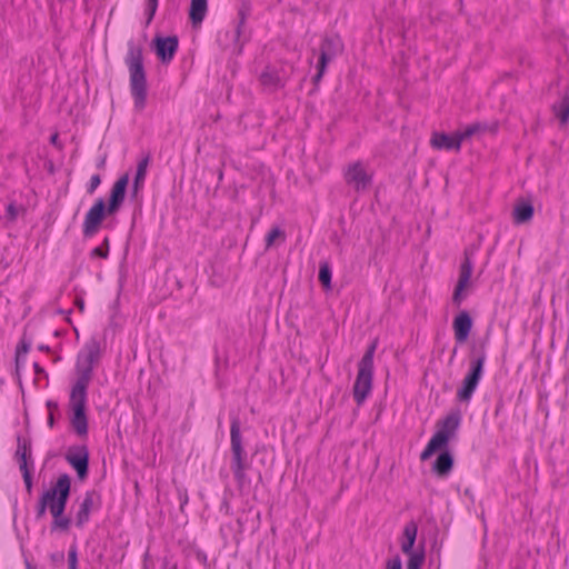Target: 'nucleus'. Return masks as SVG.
<instances>
[{
	"label": "nucleus",
	"instance_id": "obj_1",
	"mask_svg": "<svg viewBox=\"0 0 569 569\" xmlns=\"http://www.w3.org/2000/svg\"><path fill=\"white\" fill-rule=\"evenodd\" d=\"M130 183V173H122L112 184L108 197L97 198L84 216L82 223V234L84 239L94 237L101 229L111 228L106 223L109 218H114L124 203L128 187Z\"/></svg>",
	"mask_w": 569,
	"mask_h": 569
},
{
	"label": "nucleus",
	"instance_id": "obj_2",
	"mask_svg": "<svg viewBox=\"0 0 569 569\" xmlns=\"http://www.w3.org/2000/svg\"><path fill=\"white\" fill-rule=\"evenodd\" d=\"M76 369L78 378L70 390L69 420L73 432L79 438H87L89 432L88 387L93 376V367L77 362Z\"/></svg>",
	"mask_w": 569,
	"mask_h": 569
},
{
	"label": "nucleus",
	"instance_id": "obj_3",
	"mask_svg": "<svg viewBox=\"0 0 569 569\" xmlns=\"http://www.w3.org/2000/svg\"><path fill=\"white\" fill-rule=\"evenodd\" d=\"M230 469L233 473L237 487L242 495L250 493L252 489L251 479L247 475L250 463L247 459V452L243 448V440L240 430V421L238 418L231 420L230 426Z\"/></svg>",
	"mask_w": 569,
	"mask_h": 569
},
{
	"label": "nucleus",
	"instance_id": "obj_4",
	"mask_svg": "<svg viewBox=\"0 0 569 569\" xmlns=\"http://www.w3.org/2000/svg\"><path fill=\"white\" fill-rule=\"evenodd\" d=\"M461 423L460 410H451L442 420L437 423V431L430 438L427 446L420 453V460L426 461L437 451L446 449L450 439L455 437Z\"/></svg>",
	"mask_w": 569,
	"mask_h": 569
},
{
	"label": "nucleus",
	"instance_id": "obj_5",
	"mask_svg": "<svg viewBox=\"0 0 569 569\" xmlns=\"http://www.w3.org/2000/svg\"><path fill=\"white\" fill-rule=\"evenodd\" d=\"M377 341H372L358 362L357 377L352 387V396L358 406H362L370 396L373 387V357Z\"/></svg>",
	"mask_w": 569,
	"mask_h": 569
},
{
	"label": "nucleus",
	"instance_id": "obj_6",
	"mask_svg": "<svg viewBox=\"0 0 569 569\" xmlns=\"http://www.w3.org/2000/svg\"><path fill=\"white\" fill-rule=\"evenodd\" d=\"M487 359L485 343L479 350L472 352L469 369L462 379L461 387L458 388L456 398L460 402L469 403L475 391L478 388L485 372V362Z\"/></svg>",
	"mask_w": 569,
	"mask_h": 569
},
{
	"label": "nucleus",
	"instance_id": "obj_7",
	"mask_svg": "<svg viewBox=\"0 0 569 569\" xmlns=\"http://www.w3.org/2000/svg\"><path fill=\"white\" fill-rule=\"evenodd\" d=\"M126 63L130 70L131 92L137 109L142 108V44H136L133 40L128 42Z\"/></svg>",
	"mask_w": 569,
	"mask_h": 569
},
{
	"label": "nucleus",
	"instance_id": "obj_8",
	"mask_svg": "<svg viewBox=\"0 0 569 569\" xmlns=\"http://www.w3.org/2000/svg\"><path fill=\"white\" fill-rule=\"evenodd\" d=\"M72 483V479L68 473H60L54 482L51 483L49 489L43 490L39 496L36 505V520L39 521L44 518L47 509L50 515L53 507L61 501L63 491L67 485Z\"/></svg>",
	"mask_w": 569,
	"mask_h": 569
},
{
	"label": "nucleus",
	"instance_id": "obj_9",
	"mask_svg": "<svg viewBox=\"0 0 569 569\" xmlns=\"http://www.w3.org/2000/svg\"><path fill=\"white\" fill-rule=\"evenodd\" d=\"M64 459L76 471L78 481L83 482L89 476V448L86 445L70 446L64 455Z\"/></svg>",
	"mask_w": 569,
	"mask_h": 569
},
{
	"label": "nucleus",
	"instance_id": "obj_10",
	"mask_svg": "<svg viewBox=\"0 0 569 569\" xmlns=\"http://www.w3.org/2000/svg\"><path fill=\"white\" fill-rule=\"evenodd\" d=\"M71 486L72 483L67 485L61 501H59V503H57L52 509V521L50 525L51 532L66 533L70 531L72 519L66 515V508L71 496Z\"/></svg>",
	"mask_w": 569,
	"mask_h": 569
},
{
	"label": "nucleus",
	"instance_id": "obj_11",
	"mask_svg": "<svg viewBox=\"0 0 569 569\" xmlns=\"http://www.w3.org/2000/svg\"><path fill=\"white\" fill-rule=\"evenodd\" d=\"M345 180L347 184L352 187L357 192H361L370 187L372 176L366 171L362 162L357 161L347 167Z\"/></svg>",
	"mask_w": 569,
	"mask_h": 569
},
{
	"label": "nucleus",
	"instance_id": "obj_12",
	"mask_svg": "<svg viewBox=\"0 0 569 569\" xmlns=\"http://www.w3.org/2000/svg\"><path fill=\"white\" fill-rule=\"evenodd\" d=\"M150 47L162 63H168L173 59L178 50L179 40L177 36H157L151 41Z\"/></svg>",
	"mask_w": 569,
	"mask_h": 569
},
{
	"label": "nucleus",
	"instance_id": "obj_13",
	"mask_svg": "<svg viewBox=\"0 0 569 569\" xmlns=\"http://www.w3.org/2000/svg\"><path fill=\"white\" fill-rule=\"evenodd\" d=\"M472 270H473L472 261H471L470 257L468 256V253L466 252L465 258L460 264L458 282L456 284V288H455V291L452 295V302L457 307H459L462 302V299H463L462 291L467 288V286L470 282Z\"/></svg>",
	"mask_w": 569,
	"mask_h": 569
},
{
	"label": "nucleus",
	"instance_id": "obj_14",
	"mask_svg": "<svg viewBox=\"0 0 569 569\" xmlns=\"http://www.w3.org/2000/svg\"><path fill=\"white\" fill-rule=\"evenodd\" d=\"M93 497H97L98 505L97 508L101 505V496L96 490L87 491L84 495L83 501L80 503L79 510L76 515V526L78 528H82L84 523H87L90 519V513L94 508Z\"/></svg>",
	"mask_w": 569,
	"mask_h": 569
},
{
	"label": "nucleus",
	"instance_id": "obj_15",
	"mask_svg": "<svg viewBox=\"0 0 569 569\" xmlns=\"http://www.w3.org/2000/svg\"><path fill=\"white\" fill-rule=\"evenodd\" d=\"M14 459L19 463V469L33 468V459L31 456V439L17 435V450Z\"/></svg>",
	"mask_w": 569,
	"mask_h": 569
},
{
	"label": "nucleus",
	"instance_id": "obj_16",
	"mask_svg": "<svg viewBox=\"0 0 569 569\" xmlns=\"http://www.w3.org/2000/svg\"><path fill=\"white\" fill-rule=\"evenodd\" d=\"M472 318L468 311H460L453 319L452 328L457 342H465L472 329Z\"/></svg>",
	"mask_w": 569,
	"mask_h": 569
},
{
	"label": "nucleus",
	"instance_id": "obj_17",
	"mask_svg": "<svg viewBox=\"0 0 569 569\" xmlns=\"http://www.w3.org/2000/svg\"><path fill=\"white\" fill-rule=\"evenodd\" d=\"M102 356V349L100 341L92 337L83 348V352L78 355V362L82 365L93 367L99 362Z\"/></svg>",
	"mask_w": 569,
	"mask_h": 569
},
{
	"label": "nucleus",
	"instance_id": "obj_18",
	"mask_svg": "<svg viewBox=\"0 0 569 569\" xmlns=\"http://www.w3.org/2000/svg\"><path fill=\"white\" fill-rule=\"evenodd\" d=\"M31 341L27 338L26 332H23L20 338L14 352V377L21 390H23L22 380H21V367L24 363L26 356L30 351Z\"/></svg>",
	"mask_w": 569,
	"mask_h": 569
},
{
	"label": "nucleus",
	"instance_id": "obj_19",
	"mask_svg": "<svg viewBox=\"0 0 569 569\" xmlns=\"http://www.w3.org/2000/svg\"><path fill=\"white\" fill-rule=\"evenodd\" d=\"M431 146L439 150H460L461 141L458 132L447 134L443 132H435L431 137Z\"/></svg>",
	"mask_w": 569,
	"mask_h": 569
},
{
	"label": "nucleus",
	"instance_id": "obj_20",
	"mask_svg": "<svg viewBox=\"0 0 569 569\" xmlns=\"http://www.w3.org/2000/svg\"><path fill=\"white\" fill-rule=\"evenodd\" d=\"M252 10L250 0H239L237 12L236 36L238 41H246V21L250 17Z\"/></svg>",
	"mask_w": 569,
	"mask_h": 569
},
{
	"label": "nucleus",
	"instance_id": "obj_21",
	"mask_svg": "<svg viewBox=\"0 0 569 569\" xmlns=\"http://www.w3.org/2000/svg\"><path fill=\"white\" fill-rule=\"evenodd\" d=\"M440 453L436 458L432 465V471L439 478H446L449 476L453 468V456L447 449L439 450Z\"/></svg>",
	"mask_w": 569,
	"mask_h": 569
},
{
	"label": "nucleus",
	"instance_id": "obj_22",
	"mask_svg": "<svg viewBox=\"0 0 569 569\" xmlns=\"http://www.w3.org/2000/svg\"><path fill=\"white\" fill-rule=\"evenodd\" d=\"M259 81L261 86L270 92H273L284 86V82L281 80L279 72L271 67L264 68L259 77Z\"/></svg>",
	"mask_w": 569,
	"mask_h": 569
},
{
	"label": "nucleus",
	"instance_id": "obj_23",
	"mask_svg": "<svg viewBox=\"0 0 569 569\" xmlns=\"http://www.w3.org/2000/svg\"><path fill=\"white\" fill-rule=\"evenodd\" d=\"M319 51L336 59L343 51V43L338 36H327L320 43Z\"/></svg>",
	"mask_w": 569,
	"mask_h": 569
},
{
	"label": "nucleus",
	"instance_id": "obj_24",
	"mask_svg": "<svg viewBox=\"0 0 569 569\" xmlns=\"http://www.w3.org/2000/svg\"><path fill=\"white\" fill-rule=\"evenodd\" d=\"M533 206L530 201L520 200L513 209V220L516 223L521 224L530 221L533 217Z\"/></svg>",
	"mask_w": 569,
	"mask_h": 569
},
{
	"label": "nucleus",
	"instance_id": "obj_25",
	"mask_svg": "<svg viewBox=\"0 0 569 569\" xmlns=\"http://www.w3.org/2000/svg\"><path fill=\"white\" fill-rule=\"evenodd\" d=\"M208 10V0H191L189 19L193 27L200 24Z\"/></svg>",
	"mask_w": 569,
	"mask_h": 569
},
{
	"label": "nucleus",
	"instance_id": "obj_26",
	"mask_svg": "<svg viewBox=\"0 0 569 569\" xmlns=\"http://www.w3.org/2000/svg\"><path fill=\"white\" fill-rule=\"evenodd\" d=\"M417 532H418V526L415 521H410L408 523H406L405 528H403V541L401 543V551L403 553H412L413 551V546H415V542H416V538H417Z\"/></svg>",
	"mask_w": 569,
	"mask_h": 569
},
{
	"label": "nucleus",
	"instance_id": "obj_27",
	"mask_svg": "<svg viewBox=\"0 0 569 569\" xmlns=\"http://www.w3.org/2000/svg\"><path fill=\"white\" fill-rule=\"evenodd\" d=\"M142 188V154L137 158L136 173L131 184L130 200L138 201V193Z\"/></svg>",
	"mask_w": 569,
	"mask_h": 569
},
{
	"label": "nucleus",
	"instance_id": "obj_28",
	"mask_svg": "<svg viewBox=\"0 0 569 569\" xmlns=\"http://www.w3.org/2000/svg\"><path fill=\"white\" fill-rule=\"evenodd\" d=\"M335 59L331 58L330 56L328 54H325L322 53L321 51H319V59H318V63L316 66L317 68V73L312 77V82L316 87H318V84L320 83V81L322 80L325 73H326V70H327V67L328 64L333 61Z\"/></svg>",
	"mask_w": 569,
	"mask_h": 569
},
{
	"label": "nucleus",
	"instance_id": "obj_29",
	"mask_svg": "<svg viewBox=\"0 0 569 569\" xmlns=\"http://www.w3.org/2000/svg\"><path fill=\"white\" fill-rule=\"evenodd\" d=\"M553 111L562 124L569 121V91L553 106Z\"/></svg>",
	"mask_w": 569,
	"mask_h": 569
},
{
	"label": "nucleus",
	"instance_id": "obj_30",
	"mask_svg": "<svg viewBox=\"0 0 569 569\" xmlns=\"http://www.w3.org/2000/svg\"><path fill=\"white\" fill-rule=\"evenodd\" d=\"M332 270L328 261H321L319 264L318 279L326 290L331 289Z\"/></svg>",
	"mask_w": 569,
	"mask_h": 569
},
{
	"label": "nucleus",
	"instance_id": "obj_31",
	"mask_svg": "<svg viewBox=\"0 0 569 569\" xmlns=\"http://www.w3.org/2000/svg\"><path fill=\"white\" fill-rule=\"evenodd\" d=\"M109 252H110V239H109V237H104L102 242L98 247L93 248L90 251L89 257L91 259L106 260L109 258Z\"/></svg>",
	"mask_w": 569,
	"mask_h": 569
},
{
	"label": "nucleus",
	"instance_id": "obj_32",
	"mask_svg": "<svg viewBox=\"0 0 569 569\" xmlns=\"http://www.w3.org/2000/svg\"><path fill=\"white\" fill-rule=\"evenodd\" d=\"M46 407L49 411L47 419L48 427L53 428L57 423V420L61 418L59 405L56 400L49 399L46 402Z\"/></svg>",
	"mask_w": 569,
	"mask_h": 569
},
{
	"label": "nucleus",
	"instance_id": "obj_33",
	"mask_svg": "<svg viewBox=\"0 0 569 569\" xmlns=\"http://www.w3.org/2000/svg\"><path fill=\"white\" fill-rule=\"evenodd\" d=\"M20 210L24 212L26 208L22 206L18 207L17 202L14 200H11L6 207L4 219L7 223H14L17 221Z\"/></svg>",
	"mask_w": 569,
	"mask_h": 569
},
{
	"label": "nucleus",
	"instance_id": "obj_34",
	"mask_svg": "<svg viewBox=\"0 0 569 569\" xmlns=\"http://www.w3.org/2000/svg\"><path fill=\"white\" fill-rule=\"evenodd\" d=\"M277 239H281V241L286 240L284 231L278 226L272 227L270 231L266 234V249L268 250L269 248H271Z\"/></svg>",
	"mask_w": 569,
	"mask_h": 569
},
{
	"label": "nucleus",
	"instance_id": "obj_35",
	"mask_svg": "<svg viewBox=\"0 0 569 569\" xmlns=\"http://www.w3.org/2000/svg\"><path fill=\"white\" fill-rule=\"evenodd\" d=\"M409 556L407 562V569H421L425 561L423 551H412V553H407Z\"/></svg>",
	"mask_w": 569,
	"mask_h": 569
},
{
	"label": "nucleus",
	"instance_id": "obj_36",
	"mask_svg": "<svg viewBox=\"0 0 569 569\" xmlns=\"http://www.w3.org/2000/svg\"><path fill=\"white\" fill-rule=\"evenodd\" d=\"M483 128H485V126L477 122V123H472V124L468 126L467 128H465L463 130L457 131V132H458L460 141L462 142L463 140L472 137L475 133L479 132Z\"/></svg>",
	"mask_w": 569,
	"mask_h": 569
},
{
	"label": "nucleus",
	"instance_id": "obj_37",
	"mask_svg": "<svg viewBox=\"0 0 569 569\" xmlns=\"http://www.w3.org/2000/svg\"><path fill=\"white\" fill-rule=\"evenodd\" d=\"M28 495L32 493L33 489V468L20 469Z\"/></svg>",
	"mask_w": 569,
	"mask_h": 569
},
{
	"label": "nucleus",
	"instance_id": "obj_38",
	"mask_svg": "<svg viewBox=\"0 0 569 569\" xmlns=\"http://www.w3.org/2000/svg\"><path fill=\"white\" fill-rule=\"evenodd\" d=\"M68 569H78V549L72 545L68 551Z\"/></svg>",
	"mask_w": 569,
	"mask_h": 569
},
{
	"label": "nucleus",
	"instance_id": "obj_39",
	"mask_svg": "<svg viewBox=\"0 0 569 569\" xmlns=\"http://www.w3.org/2000/svg\"><path fill=\"white\" fill-rule=\"evenodd\" d=\"M101 184V177L99 173L92 174L87 186V192L92 194L97 188Z\"/></svg>",
	"mask_w": 569,
	"mask_h": 569
},
{
	"label": "nucleus",
	"instance_id": "obj_40",
	"mask_svg": "<svg viewBox=\"0 0 569 569\" xmlns=\"http://www.w3.org/2000/svg\"><path fill=\"white\" fill-rule=\"evenodd\" d=\"M147 2H148L149 14H148V19H147L144 26L150 23V21L154 17L157 8H158V0H147Z\"/></svg>",
	"mask_w": 569,
	"mask_h": 569
},
{
	"label": "nucleus",
	"instance_id": "obj_41",
	"mask_svg": "<svg viewBox=\"0 0 569 569\" xmlns=\"http://www.w3.org/2000/svg\"><path fill=\"white\" fill-rule=\"evenodd\" d=\"M49 142L56 147L58 150H62L63 149V144L62 142L60 141L59 139V133L58 132H54L50 136L49 138Z\"/></svg>",
	"mask_w": 569,
	"mask_h": 569
},
{
	"label": "nucleus",
	"instance_id": "obj_42",
	"mask_svg": "<svg viewBox=\"0 0 569 569\" xmlns=\"http://www.w3.org/2000/svg\"><path fill=\"white\" fill-rule=\"evenodd\" d=\"M386 569H401V559L399 556L388 560Z\"/></svg>",
	"mask_w": 569,
	"mask_h": 569
},
{
	"label": "nucleus",
	"instance_id": "obj_43",
	"mask_svg": "<svg viewBox=\"0 0 569 569\" xmlns=\"http://www.w3.org/2000/svg\"><path fill=\"white\" fill-rule=\"evenodd\" d=\"M50 560L53 563H63L64 561V553L63 551L53 552L50 555Z\"/></svg>",
	"mask_w": 569,
	"mask_h": 569
},
{
	"label": "nucleus",
	"instance_id": "obj_44",
	"mask_svg": "<svg viewBox=\"0 0 569 569\" xmlns=\"http://www.w3.org/2000/svg\"><path fill=\"white\" fill-rule=\"evenodd\" d=\"M32 367H33L34 373L38 377H43V378L48 379V372L38 362H33Z\"/></svg>",
	"mask_w": 569,
	"mask_h": 569
},
{
	"label": "nucleus",
	"instance_id": "obj_45",
	"mask_svg": "<svg viewBox=\"0 0 569 569\" xmlns=\"http://www.w3.org/2000/svg\"><path fill=\"white\" fill-rule=\"evenodd\" d=\"M44 168H46V170L48 171L49 174H54L56 168H54V163H53L52 160L46 161Z\"/></svg>",
	"mask_w": 569,
	"mask_h": 569
},
{
	"label": "nucleus",
	"instance_id": "obj_46",
	"mask_svg": "<svg viewBox=\"0 0 569 569\" xmlns=\"http://www.w3.org/2000/svg\"><path fill=\"white\" fill-rule=\"evenodd\" d=\"M74 305L79 309V311H81V312L84 311L86 303H84L83 298H81V297L76 298Z\"/></svg>",
	"mask_w": 569,
	"mask_h": 569
},
{
	"label": "nucleus",
	"instance_id": "obj_47",
	"mask_svg": "<svg viewBox=\"0 0 569 569\" xmlns=\"http://www.w3.org/2000/svg\"><path fill=\"white\" fill-rule=\"evenodd\" d=\"M106 160H107V154L104 153L103 156H101V157L98 159V161H97V163H96V167H97L99 170L104 169V167H106Z\"/></svg>",
	"mask_w": 569,
	"mask_h": 569
},
{
	"label": "nucleus",
	"instance_id": "obj_48",
	"mask_svg": "<svg viewBox=\"0 0 569 569\" xmlns=\"http://www.w3.org/2000/svg\"><path fill=\"white\" fill-rule=\"evenodd\" d=\"M161 569H177V565L164 560Z\"/></svg>",
	"mask_w": 569,
	"mask_h": 569
},
{
	"label": "nucleus",
	"instance_id": "obj_49",
	"mask_svg": "<svg viewBox=\"0 0 569 569\" xmlns=\"http://www.w3.org/2000/svg\"><path fill=\"white\" fill-rule=\"evenodd\" d=\"M38 350H39V351H42V352H47V353H50V352H51V348H50L48 345H44V343L39 345V346H38Z\"/></svg>",
	"mask_w": 569,
	"mask_h": 569
},
{
	"label": "nucleus",
	"instance_id": "obj_50",
	"mask_svg": "<svg viewBox=\"0 0 569 569\" xmlns=\"http://www.w3.org/2000/svg\"><path fill=\"white\" fill-rule=\"evenodd\" d=\"M140 213L141 212V204L138 203L134 211H133V226L136 224V221H137V213Z\"/></svg>",
	"mask_w": 569,
	"mask_h": 569
},
{
	"label": "nucleus",
	"instance_id": "obj_51",
	"mask_svg": "<svg viewBox=\"0 0 569 569\" xmlns=\"http://www.w3.org/2000/svg\"><path fill=\"white\" fill-rule=\"evenodd\" d=\"M229 508H230L229 502H228V500H227V499H224V500L222 501L221 506H220V509H221V510H222V509H224V510H226V512L228 513V512H229Z\"/></svg>",
	"mask_w": 569,
	"mask_h": 569
},
{
	"label": "nucleus",
	"instance_id": "obj_52",
	"mask_svg": "<svg viewBox=\"0 0 569 569\" xmlns=\"http://www.w3.org/2000/svg\"><path fill=\"white\" fill-rule=\"evenodd\" d=\"M26 569H36V566H33L28 559H24Z\"/></svg>",
	"mask_w": 569,
	"mask_h": 569
},
{
	"label": "nucleus",
	"instance_id": "obj_53",
	"mask_svg": "<svg viewBox=\"0 0 569 569\" xmlns=\"http://www.w3.org/2000/svg\"><path fill=\"white\" fill-rule=\"evenodd\" d=\"M180 500H181V507H183V505H186L188 502L187 493H184L183 498H180Z\"/></svg>",
	"mask_w": 569,
	"mask_h": 569
},
{
	"label": "nucleus",
	"instance_id": "obj_54",
	"mask_svg": "<svg viewBox=\"0 0 569 569\" xmlns=\"http://www.w3.org/2000/svg\"><path fill=\"white\" fill-rule=\"evenodd\" d=\"M134 488H136L137 493H139L140 486H139V482L137 480L134 481Z\"/></svg>",
	"mask_w": 569,
	"mask_h": 569
},
{
	"label": "nucleus",
	"instance_id": "obj_55",
	"mask_svg": "<svg viewBox=\"0 0 569 569\" xmlns=\"http://www.w3.org/2000/svg\"><path fill=\"white\" fill-rule=\"evenodd\" d=\"M148 161H149V158H148V157H144V162H143V166H144V170L147 169V166H148Z\"/></svg>",
	"mask_w": 569,
	"mask_h": 569
},
{
	"label": "nucleus",
	"instance_id": "obj_56",
	"mask_svg": "<svg viewBox=\"0 0 569 569\" xmlns=\"http://www.w3.org/2000/svg\"><path fill=\"white\" fill-rule=\"evenodd\" d=\"M54 336H56V337H60V336H61V331L56 330V331H54Z\"/></svg>",
	"mask_w": 569,
	"mask_h": 569
},
{
	"label": "nucleus",
	"instance_id": "obj_57",
	"mask_svg": "<svg viewBox=\"0 0 569 569\" xmlns=\"http://www.w3.org/2000/svg\"><path fill=\"white\" fill-rule=\"evenodd\" d=\"M133 358H137V349L133 350Z\"/></svg>",
	"mask_w": 569,
	"mask_h": 569
}]
</instances>
